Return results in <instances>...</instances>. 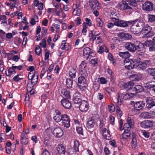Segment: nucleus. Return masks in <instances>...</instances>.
Listing matches in <instances>:
<instances>
[{
	"mask_svg": "<svg viewBox=\"0 0 155 155\" xmlns=\"http://www.w3.org/2000/svg\"><path fill=\"white\" fill-rule=\"evenodd\" d=\"M125 48L130 52L136 53L139 55H141V52L143 51L144 48L142 43L139 41H136L134 43L127 42L124 45Z\"/></svg>",
	"mask_w": 155,
	"mask_h": 155,
	"instance_id": "f257e3e1",
	"label": "nucleus"
},
{
	"mask_svg": "<svg viewBox=\"0 0 155 155\" xmlns=\"http://www.w3.org/2000/svg\"><path fill=\"white\" fill-rule=\"evenodd\" d=\"M130 104L133 107L132 111L134 112V113L135 114H138L144 109L145 103L143 101H131Z\"/></svg>",
	"mask_w": 155,
	"mask_h": 155,
	"instance_id": "f03ea898",
	"label": "nucleus"
},
{
	"mask_svg": "<svg viewBox=\"0 0 155 155\" xmlns=\"http://www.w3.org/2000/svg\"><path fill=\"white\" fill-rule=\"evenodd\" d=\"M79 68L80 75L85 77H87L89 71L86 61H82L79 65Z\"/></svg>",
	"mask_w": 155,
	"mask_h": 155,
	"instance_id": "7ed1b4c3",
	"label": "nucleus"
},
{
	"mask_svg": "<svg viewBox=\"0 0 155 155\" xmlns=\"http://www.w3.org/2000/svg\"><path fill=\"white\" fill-rule=\"evenodd\" d=\"M110 19L114 22V25L117 27H126L128 26V23L131 24V20L127 21L114 17H111Z\"/></svg>",
	"mask_w": 155,
	"mask_h": 155,
	"instance_id": "20e7f679",
	"label": "nucleus"
},
{
	"mask_svg": "<svg viewBox=\"0 0 155 155\" xmlns=\"http://www.w3.org/2000/svg\"><path fill=\"white\" fill-rule=\"evenodd\" d=\"M87 78L80 76L78 78L77 86L82 92L84 91L87 89L86 79Z\"/></svg>",
	"mask_w": 155,
	"mask_h": 155,
	"instance_id": "39448f33",
	"label": "nucleus"
},
{
	"mask_svg": "<svg viewBox=\"0 0 155 155\" xmlns=\"http://www.w3.org/2000/svg\"><path fill=\"white\" fill-rule=\"evenodd\" d=\"M143 45L144 50L143 52H141V55H143L146 52V48L145 46L148 48L149 51L150 52L155 51V44L152 41H147L144 43H142Z\"/></svg>",
	"mask_w": 155,
	"mask_h": 155,
	"instance_id": "423d86ee",
	"label": "nucleus"
},
{
	"mask_svg": "<svg viewBox=\"0 0 155 155\" xmlns=\"http://www.w3.org/2000/svg\"><path fill=\"white\" fill-rule=\"evenodd\" d=\"M152 30V28L148 24H146L144 26L142 29L141 32L144 34V35L146 38H148L154 35Z\"/></svg>",
	"mask_w": 155,
	"mask_h": 155,
	"instance_id": "0eeeda50",
	"label": "nucleus"
},
{
	"mask_svg": "<svg viewBox=\"0 0 155 155\" xmlns=\"http://www.w3.org/2000/svg\"><path fill=\"white\" fill-rule=\"evenodd\" d=\"M61 118V121L59 124L66 128H68L70 126V118L69 116L66 114H63V116Z\"/></svg>",
	"mask_w": 155,
	"mask_h": 155,
	"instance_id": "6e6552de",
	"label": "nucleus"
},
{
	"mask_svg": "<svg viewBox=\"0 0 155 155\" xmlns=\"http://www.w3.org/2000/svg\"><path fill=\"white\" fill-rule=\"evenodd\" d=\"M154 123V122L152 120H145L141 122L140 125L144 129H151L153 127Z\"/></svg>",
	"mask_w": 155,
	"mask_h": 155,
	"instance_id": "1a4fd4ad",
	"label": "nucleus"
},
{
	"mask_svg": "<svg viewBox=\"0 0 155 155\" xmlns=\"http://www.w3.org/2000/svg\"><path fill=\"white\" fill-rule=\"evenodd\" d=\"M130 5L129 1L126 0L125 1L122 2L117 5V6L119 8L122 10L131 9L132 8Z\"/></svg>",
	"mask_w": 155,
	"mask_h": 155,
	"instance_id": "9d476101",
	"label": "nucleus"
},
{
	"mask_svg": "<svg viewBox=\"0 0 155 155\" xmlns=\"http://www.w3.org/2000/svg\"><path fill=\"white\" fill-rule=\"evenodd\" d=\"M89 103L86 101L82 100L80 104L79 109L81 112H86L88 110L89 108Z\"/></svg>",
	"mask_w": 155,
	"mask_h": 155,
	"instance_id": "9b49d317",
	"label": "nucleus"
},
{
	"mask_svg": "<svg viewBox=\"0 0 155 155\" xmlns=\"http://www.w3.org/2000/svg\"><path fill=\"white\" fill-rule=\"evenodd\" d=\"M131 24H136L142 31V29L146 23L143 19L139 18L133 21L131 20Z\"/></svg>",
	"mask_w": 155,
	"mask_h": 155,
	"instance_id": "f8f14e48",
	"label": "nucleus"
},
{
	"mask_svg": "<svg viewBox=\"0 0 155 155\" xmlns=\"http://www.w3.org/2000/svg\"><path fill=\"white\" fill-rule=\"evenodd\" d=\"M116 112L117 116L118 118H120L121 117L123 112L121 110L120 107L121 105V101L120 98V96H119L116 99Z\"/></svg>",
	"mask_w": 155,
	"mask_h": 155,
	"instance_id": "ddd939ff",
	"label": "nucleus"
},
{
	"mask_svg": "<svg viewBox=\"0 0 155 155\" xmlns=\"http://www.w3.org/2000/svg\"><path fill=\"white\" fill-rule=\"evenodd\" d=\"M132 59L126 58L124 61V65L125 68L128 70L132 69L134 67V64Z\"/></svg>",
	"mask_w": 155,
	"mask_h": 155,
	"instance_id": "4468645a",
	"label": "nucleus"
},
{
	"mask_svg": "<svg viewBox=\"0 0 155 155\" xmlns=\"http://www.w3.org/2000/svg\"><path fill=\"white\" fill-rule=\"evenodd\" d=\"M146 108L148 109H150L155 106V99L151 97H147L146 99Z\"/></svg>",
	"mask_w": 155,
	"mask_h": 155,
	"instance_id": "2eb2a0df",
	"label": "nucleus"
},
{
	"mask_svg": "<svg viewBox=\"0 0 155 155\" xmlns=\"http://www.w3.org/2000/svg\"><path fill=\"white\" fill-rule=\"evenodd\" d=\"M89 5L92 11L95 9L99 10L101 8V4L97 0L89 1Z\"/></svg>",
	"mask_w": 155,
	"mask_h": 155,
	"instance_id": "dca6fc26",
	"label": "nucleus"
},
{
	"mask_svg": "<svg viewBox=\"0 0 155 155\" xmlns=\"http://www.w3.org/2000/svg\"><path fill=\"white\" fill-rule=\"evenodd\" d=\"M68 99H62L61 101V103L63 107L66 109H70L72 107L71 102Z\"/></svg>",
	"mask_w": 155,
	"mask_h": 155,
	"instance_id": "f3484780",
	"label": "nucleus"
},
{
	"mask_svg": "<svg viewBox=\"0 0 155 155\" xmlns=\"http://www.w3.org/2000/svg\"><path fill=\"white\" fill-rule=\"evenodd\" d=\"M142 7L144 10L150 12L153 9V4L150 2L147 1L143 5Z\"/></svg>",
	"mask_w": 155,
	"mask_h": 155,
	"instance_id": "a211bd4d",
	"label": "nucleus"
},
{
	"mask_svg": "<svg viewBox=\"0 0 155 155\" xmlns=\"http://www.w3.org/2000/svg\"><path fill=\"white\" fill-rule=\"evenodd\" d=\"M83 54L84 58L87 59L90 56H93L92 54L94 53L90 48L87 47L83 49Z\"/></svg>",
	"mask_w": 155,
	"mask_h": 155,
	"instance_id": "6ab92c4d",
	"label": "nucleus"
},
{
	"mask_svg": "<svg viewBox=\"0 0 155 155\" xmlns=\"http://www.w3.org/2000/svg\"><path fill=\"white\" fill-rule=\"evenodd\" d=\"M38 71H35L33 74L32 75L29 80H31V84L33 85H35L38 82Z\"/></svg>",
	"mask_w": 155,
	"mask_h": 155,
	"instance_id": "aec40b11",
	"label": "nucleus"
},
{
	"mask_svg": "<svg viewBox=\"0 0 155 155\" xmlns=\"http://www.w3.org/2000/svg\"><path fill=\"white\" fill-rule=\"evenodd\" d=\"M55 113L53 119L56 122L60 123L61 119V118L63 116V114H61V112L58 110H55Z\"/></svg>",
	"mask_w": 155,
	"mask_h": 155,
	"instance_id": "412c9836",
	"label": "nucleus"
},
{
	"mask_svg": "<svg viewBox=\"0 0 155 155\" xmlns=\"http://www.w3.org/2000/svg\"><path fill=\"white\" fill-rule=\"evenodd\" d=\"M61 95L63 99H71V92L69 90L66 88L63 89L61 91Z\"/></svg>",
	"mask_w": 155,
	"mask_h": 155,
	"instance_id": "4be33fe9",
	"label": "nucleus"
},
{
	"mask_svg": "<svg viewBox=\"0 0 155 155\" xmlns=\"http://www.w3.org/2000/svg\"><path fill=\"white\" fill-rule=\"evenodd\" d=\"M54 135L57 138H60L64 134V132L62 129L60 127H58L55 128L53 131Z\"/></svg>",
	"mask_w": 155,
	"mask_h": 155,
	"instance_id": "5701e85b",
	"label": "nucleus"
},
{
	"mask_svg": "<svg viewBox=\"0 0 155 155\" xmlns=\"http://www.w3.org/2000/svg\"><path fill=\"white\" fill-rule=\"evenodd\" d=\"M73 100L75 104H79L82 101L81 97L79 93L77 92L74 94Z\"/></svg>",
	"mask_w": 155,
	"mask_h": 155,
	"instance_id": "b1692460",
	"label": "nucleus"
},
{
	"mask_svg": "<svg viewBox=\"0 0 155 155\" xmlns=\"http://www.w3.org/2000/svg\"><path fill=\"white\" fill-rule=\"evenodd\" d=\"M118 36L120 38L124 40H130L132 37L130 34L124 32H120L118 34Z\"/></svg>",
	"mask_w": 155,
	"mask_h": 155,
	"instance_id": "393cba45",
	"label": "nucleus"
},
{
	"mask_svg": "<svg viewBox=\"0 0 155 155\" xmlns=\"http://www.w3.org/2000/svg\"><path fill=\"white\" fill-rule=\"evenodd\" d=\"M86 125L88 129H91L94 127V120L92 117L89 118L87 121Z\"/></svg>",
	"mask_w": 155,
	"mask_h": 155,
	"instance_id": "a878e982",
	"label": "nucleus"
},
{
	"mask_svg": "<svg viewBox=\"0 0 155 155\" xmlns=\"http://www.w3.org/2000/svg\"><path fill=\"white\" fill-rule=\"evenodd\" d=\"M8 72L6 71H5V74L6 76L9 77H11L12 74H15L16 71L14 68L13 65L12 64V67H9L8 70Z\"/></svg>",
	"mask_w": 155,
	"mask_h": 155,
	"instance_id": "bb28decb",
	"label": "nucleus"
},
{
	"mask_svg": "<svg viewBox=\"0 0 155 155\" xmlns=\"http://www.w3.org/2000/svg\"><path fill=\"white\" fill-rule=\"evenodd\" d=\"M135 96V94L131 93H124L121 95V97H122L125 100H127L129 99L132 98Z\"/></svg>",
	"mask_w": 155,
	"mask_h": 155,
	"instance_id": "cd10ccee",
	"label": "nucleus"
},
{
	"mask_svg": "<svg viewBox=\"0 0 155 155\" xmlns=\"http://www.w3.org/2000/svg\"><path fill=\"white\" fill-rule=\"evenodd\" d=\"M130 27V30L131 32L134 34H138L141 32V30L136 24H132Z\"/></svg>",
	"mask_w": 155,
	"mask_h": 155,
	"instance_id": "c85d7f7f",
	"label": "nucleus"
},
{
	"mask_svg": "<svg viewBox=\"0 0 155 155\" xmlns=\"http://www.w3.org/2000/svg\"><path fill=\"white\" fill-rule=\"evenodd\" d=\"M129 78L132 81H138L140 80L141 76L139 74L137 73L130 75Z\"/></svg>",
	"mask_w": 155,
	"mask_h": 155,
	"instance_id": "c756f323",
	"label": "nucleus"
},
{
	"mask_svg": "<svg viewBox=\"0 0 155 155\" xmlns=\"http://www.w3.org/2000/svg\"><path fill=\"white\" fill-rule=\"evenodd\" d=\"M99 35V34L97 33L96 31L93 30L89 33L88 37L90 41L92 40L93 41H94L96 39L97 37Z\"/></svg>",
	"mask_w": 155,
	"mask_h": 155,
	"instance_id": "7c9ffc66",
	"label": "nucleus"
},
{
	"mask_svg": "<svg viewBox=\"0 0 155 155\" xmlns=\"http://www.w3.org/2000/svg\"><path fill=\"white\" fill-rule=\"evenodd\" d=\"M56 149L58 152L60 153L63 154L65 153V148L63 144H59L57 146Z\"/></svg>",
	"mask_w": 155,
	"mask_h": 155,
	"instance_id": "2f4dec72",
	"label": "nucleus"
},
{
	"mask_svg": "<svg viewBox=\"0 0 155 155\" xmlns=\"http://www.w3.org/2000/svg\"><path fill=\"white\" fill-rule=\"evenodd\" d=\"M144 87L147 89H150L155 87V81L151 80L144 84Z\"/></svg>",
	"mask_w": 155,
	"mask_h": 155,
	"instance_id": "473e14b6",
	"label": "nucleus"
},
{
	"mask_svg": "<svg viewBox=\"0 0 155 155\" xmlns=\"http://www.w3.org/2000/svg\"><path fill=\"white\" fill-rule=\"evenodd\" d=\"M76 72V69L72 68H70L68 72V74L70 78L72 79L75 78Z\"/></svg>",
	"mask_w": 155,
	"mask_h": 155,
	"instance_id": "72a5a7b5",
	"label": "nucleus"
},
{
	"mask_svg": "<svg viewBox=\"0 0 155 155\" xmlns=\"http://www.w3.org/2000/svg\"><path fill=\"white\" fill-rule=\"evenodd\" d=\"M133 90L135 91V93H138L142 92L144 90L143 86L140 85H136L133 88Z\"/></svg>",
	"mask_w": 155,
	"mask_h": 155,
	"instance_id": "f704fd0d",
	"label": "nucleus"
},
{
	"mask_svg": "<svg viewBox=\"0 0 155 155\" xmlns=\"http://www.w3.org/2000/svg\"><path fill=\"white\" fill-rule=\"evenodd\" d=\"M132 140L131 142L132 147L133 148H135L137 146V139L135 137V134L134 133L132 134Z\"/></svg>",
	"mask_w": 155,
	"mask_h": 155,
	"instance_id": "c9c22d12",
	"label": "nucleus"
},
{
	"mask_svg": "<svg viewBox=\"0 0 155 155\" xmlns=\"http://www.w3.org/2000/svg\"><path fill=\"white\" fill-rule=\"evenodd\" d=\"M119 56L123 58L126 59L130 56V53L127 51L120 52L119 53Z\"/></svg>",
	"mask_w": 155,
	"mask_h": 155,
	"instance_id": "e433bc0d",
	"label": "nucleus"
},
{
	"mask_svg": "<svg viewBox=\"0 0 155 155\" xmlns=\"http://www.w3.org/2000/svg\"><path fill=\"white\" fill-rule=\"evenodd\" d=\"M35 86V85H33L29 83H28L27 84V91L30 93L31 94H35V92L33 90V88Z\"/></svg>",
	"mask_w": 155,
	"mask_h": 155,
	"instance_id": "4c0bfd02",
	"label": "nucleus"
},
{
	"mask_svg": "<svg viewBox=\"0 0 155 155\" xmlns=\"http://www.w3.org/2000/svg\"><path fill=\"white\" fill-rule=\"evenodd\" d=\"M134 83L132 81L125 83L123 85L125 89H130L133 86Z\"/></svg>",
	"mask_w": 155,
	"mask_h": 155,
	"instance_id": "58836bf2",
	"label": "nucleus"
},
{
	"mask_svg": "<svg viewBox=\"0 0 155 155\" xmlns=\"http://www.w3.org/2000/svg\"><path fill=\"white\" fill-rule=\"evenodd\" d=\"M80 145V144L79 141L75 140L74 141V145L72 148L74 149L75 150L79 152V147Z\"/></svg>",
	"mask_w": 155,
	"mask_h": 155,
	"instance_id": "ea45409f",
	"label": "nucleus"
},
{
	"mask_svg": "<svg viewBox=\"0 0 155 155\" xmlns=\"http://www.w3.org/2000/svg\"><path fill=\"white\" fill-rule=\"evenodd\" d=\"M135 68L140 70H143L145 69L146 67L145 64H144L143 61H141L135 67Z\"/></svg>",
	"mask_w": 155,
	"mask_h": 155,
	"instance_id": "a19ab883",
	"label": "nucleus"
},
{
	"mask_svg": "<svg viewBox=\"0 0 155 155\" xmlns=\"http://www.w3.org/2000/svg\"><path fill=\"white\" fill-rule=\"evenodd\" d=\"M66 85L67 87L69 88H72L73 81L70 78H67L66 80Z\"/></svg>",
	"mask_w": 155,
	"mask_h": 155,
	"instance_id": "79ce46f5",
	"label": "nucleus"
},
{
	"mask_svg": "<svg viewBox=\"0 0 155 155\" xmlns=\"http://www.w3.org/2000/svg\"><path fill=\"white\" fill-rule=\"evenodd\" d=\"M100 87V84L99 81H94L93 84V89L95 91H97Z\"/></svg>",
	"mask_w": 155,
	"mask_h": 155,
	"instance_id": "37998d69",
	"label": "nucleus"
},
{
	"mask_svg": "<svg viewBox=\"0 0 155 155\" xmlns=\"http://www.w3.org/2000/svg\"><path fill=\"white\" fill-rule=\"evenodd\" d=\"M147 19L149 22L154 23L155 22V15L148 14L147 15Z\"/></svg>",
	"mask_w": 155,
	"mask_h": 155,
	"instance_id": "c03bdc74",
	"label": "nucleus"
},
{
	"mask_svg": "<svg viewBox=\"0 0 155 155\" xmlns=\"http://www.w3.org/2000/svg\"><path fill=\"white\" fill-rule=\"evenodd\" d=\"M146 72L148 75L155 76V68H148L146 70Z\"/></svg>",
	"mask_w": 155,
	"mask_h": 155,
	"instance_id": "a18cd8bd",
	"label": "nucleus"
},
{
	"mask_svg": "<svg viewBox=\"0 0 155 155\" xmlns=\"http://www.w3.org/2000/svg\"><path fill=\"white\" fill-rule=\"evenodd\" d=\"M132 60L134 62L133 64H134V67L137 66L139 62L141 61V58L139 57L133 58Z\"/></svg>",
	"mask_w": 155,
	"mask_h": 155,
	"instance_id": "49530a36",
	"label": "nucleus"
},
{
	"mask_svg": "<svg viewBox=\"0 0 155 155\" xmlns=\"http://www.w3.org/2000/svg\"><path fill=\"white\" fill-rule=\"evenodd\" d=\"M76 130L78 133L79 134L83 135L84 134L83 128L81 126V125L76 126Z\"/></svg>",
	"mask_w": 155,
	"mask_h": 155,
	"instance_id": "de8ad7c7",
	"label": "nucleus"
},
{
	"mask_svg": "<svg viewBox=\"0 0 155 155\" xmlns=\"http://www.w3.org/2000/svg\"><path fill=\"white\" fill-rule=\"evenodd\" d=\"M68 151V155H76V152H78L73 148L69 149Z\"/></svg>",
	"mask_w": 155,
	"mask_h": 155,
	"instance_id": "09e8293b",
	"label": "nucleus"
},
{
	"mask_svg": "<svg viewBox=\"0 0 155 155\" xmlns=\"http://www.w3.org/2000/svg\"><path fill=\"white\" fill-rule=\"evenodd\" d=\"M96 21L98 24V26L100 27H102L103 26L104 22L101 18H97L96 19Z\"/></svg>",
	"mask_w": 155,
	"mask_h": 155,
	"instance_id": "8fccbe9b",
	"label": "nucleus"
},
{
	"mask_svg": "<svg viewBox=\"0 0 155 155\" xmlns=\"http://www.w3.org/2000/svg\"><path fill=\"white\" fill-rule=\"evenodd\" d=\"M44 143L47 147L51 146V142L48 138L46 137L44 139Z\"/></svg>",
	"mask_w": 155,
	"mask_h": 155,
	"instance_id": "3c124183",
	"label": "nucleus"
},
{
	"mask_svg": "<svg viewBox=\"0 0 155 155\" xmlns=\"http://www.w3.org/2000/svg\"><path fill=\"white\" fill-rule=\"evenodd\" d=\"M104 139L107 140H109L111 139V135L109 131H107L106 133L103 135Z\"/></svg>",
	"mask_w": 155,
	"mask_h": 155,
	"instance_id": "603ef678",
	"label": "nucleus"
},
{
	"mask_svg": "<svg viewBox=\"0 0 155 155\" xmlns=\"http://www.w3.org/2000/svg\"><path fill=\"white\" fill-rule=\"evenodd\" d=\"M41 50L40 48V47L39 46H37L35 49V53L36 55H40L41 53Z\"/></svg>",
	"mask_w": 155,
	"mask_h": 155,
	"instance_id": "864d4df0",
	"label": "nucleus"
},
{
	"mask_svg": "<svg viewBox=\"0 0 155 155\" xmlns=\"http://www.w3.org/2000/svg\"><path fill=\"white\" fill-rule=\"evenodd\" d=\"M108 108L109 111L111 113L114 112L115 110V106L113 104L109 105Z\"/></svg>",
	"mask_w": 155,
	"mask_h": 155,
	"instance_id": "5fc2aeb1",
	"label": "nucleus"
},
{
	"mask_svg": "<svg viewBox=\"0 0 155 155\" xmlns=\"http://www.w3.org/2000/svg\"><path fill=\"white\" fill-rule=\"evenodd\" d=\"M127 123L130 126L129 127L131 128L133 126V120L130 118L128 117L127 120Z\"/></svg>",
	"mask_w": 155,
	"mask_h": 155,
	"instance_id": "6e6d98bb",
	"label": "nucleus"
},
{
	"mask_svg": "<svg viewBox=\"0 0 155 155\" xmlns=\"http://www.w3.org/2000/svg\"><path fill=\"white\" fill-rule=\"evenodd\" d=\"M133 1L131 2V0L129 1L130 2V5H132L134 6H136L137 5L136 2H141L142 0H133Z\"/></svg>",
	"mask_w": 155,
	"mask_h": 155,
	"instance_id": "4d7b16f0",
	"label": "nucleus"
},
{
	"mask_svg": "<svg viewBox=\"0 0 155 155\" xmlns=\"http://www.w3.org/2000/svg\"><path fill=\"white\" fill-rule=\"evenodd\" d=\"M21 142L22 144L26 145L28 142V137L24 138L23 139H21Z\"/></svg>",
	"mask_w": 155,
	"mask_h": 155,
	"instance_id": "13d9d810",
	"label": "nucleus"
},
{
	"mask_svg": "<svg viewBox=\"0 0 155 155\" xmlns=\"http://www.w3.org/2000/svg\"><path fill=\"white\" fill-rule=\"evenodd\" d=\"M39 45L41 48H45L46 46V40L45 39H43L41 42L39 43Z\"/></svg>",
	"mask_w": 155,
	"mask_h": 155,
	"instance_id": "bf43d9fd",
	"label": "nucleus"
},
{
	"mask_svg": "<svg viewBox=\"0 0 155 155\" xmlns=\"http://www.w3.org/2000/svg\"><path fill=\"white\" fill-rule=\"evenodd\" d=\"M142 135L146 138H149L150 137V133L147 132L145 130H143L142 131Z\"/></svg>",
	"mask_w": 155,
	"mask_h": 155,
	"instance_id": "052dcab7",
	"label": "nucleus"
},
{
	"mask_svg": "<svg viewBox=\"0 0 155 155\" xmlns=\"http://www.w3.org/2000/svg\"><path fill=\"white\" fill-rule=\"evenodd\" d=\"M115 117L112 115L109 117V122L110 123L113 125L114 124Z\"/></svg>",
	"mask_w": 155,
	"mask_h": 155,
	"instance_id": "680f3d73",
	"label": "nucleus"
},
{
	"mask_svg": "<svg viewBox=\"0 0 155 155\" xmlns=\"http://www.w3.org/2000/svg\"><path fill=\"white\" fill-rule=\"evenodd\" d=\"M85 23L88 26H91L92 25V22L91 20L88 18H87L85 19Z\"/></svg>",
	"mask_w": 155,
	"mask_h": 155,
	"instance_id": "e2e57ef3",
	"label": "nucleus"
},
{
	"mask_svg": "<svg viewBox=\"0 0 155 155\" xmlns=\"http://www.w3.org/2000/svg\"><path fill=\"white\" fill-rule=\"evenodd\" d=\"M5 33L2 30H0V38L2 40L5 39L4 37Z\"/></svg>",
	"mask_w": 155,
	"mask_h": 155,
	"instance_id": "0e129e2a",
	"label": "nucleus"
},
{
	"mask_svg": "<svg viewBox=\"0 0 155 155\" xmlns=\"http://www.w3.org/2000/svg\"><path fill=\"white\" fill-rule=\"evenodd\" d=\"M108 58L111 61H113L115 60L113 54L110 53H109L108 54Z\"/></svg>",
	"mask_w": 155,
	"mask_h": 155,
	"instance_id": "69168bd1",
	"label": "nucleus"
},
{
	"mask_svg": "<svg viewBox=\"0 0 155 155\" xmlns=\"http://www.w3.org/2000/svg\"><path fill=\"white\" fill-rule=\"evenodd\" d=\"M19 75H17L15 76L13 78V80L15 82H17L22 79L21 78H20L19 77Z\"/></svg>",
	"mask_w": 155,
	"mask_h": 155,
	"instance_id": "338daca9",
	"label": "nucleus"
},
{
	"mask_svg": "<svg viewBox=\"0 0 155 155\" xmlns=\"http://www.w3.org/2000/svg\"><path fill=\"white\" fill-rule=\"evenodd\" d=\"M100 83L102 84H105L107 83V81L104 77H101L99 78Z\"/></svg>",
	"mask_w": 155,
	"mask_h": 155,
	"instance_id": "774afa93",
	"label": "nucleus"
}]
</instances>
